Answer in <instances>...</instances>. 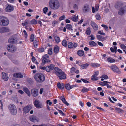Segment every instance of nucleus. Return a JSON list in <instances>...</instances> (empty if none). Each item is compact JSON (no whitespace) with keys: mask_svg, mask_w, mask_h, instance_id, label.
Here are the masks:
<instances>
[{"mask_svg":"<svg viewBox=\"0 0 126 126\" xmlns=\"http://www.w3.org/2000/svg\"><path fill=\"white\" fill-rule=\"evenodd\" d=\"M62 44L63 46L66 47L67 46V43L66 41L65 40H63L62 42Z\"/></svg>","mask_w":126,"mask_h":126,"instance_id":"38","label":"nucleus"},{"mask_svg":"<svg viewBox=\"0 0 126 126\" xmlns=\"http://www.w3.org/2000/svg\"><path fill=\"white\" fill-rule=\"evenodd\" d=\"M90 10L89 6L88 5H85L84 7L83 11L84 12L86 13L89 11Z\"/></svg>","mask_w":126,"mask_h":126,"instance_id":"19","label":"nucleus"},{"mask_svg":"<svg viewBox=\"0 0 126 126\" xmlns=\"http://www.w3.org/2000/svg\"><path fill=\"white\" fill-rule=\"evenodd\" d=\"M91 79L93 81H95L97 80L98 79V78L94 76H93V75L92 76L91 78Z\"/></svg>","mask_w":126,"mask_h":126,"instance_id":"46","label":"nucleus"},{"mask_svg":"<svg viewBox=\"0 0 126 126\" xmlns=\"http://www.w3.org/2000/svg\"><path fill=\"white\" fill-rule=\"evenodd\" d=\"M81 80H82L83 82L86 83H88L89 82V81L82 78H81Z\"/></svg>","mask_w":126,"mask_h":126,"instance_id":"54","label":"nucleus"},{"mask_svg":"<svg viewBox=\"0 0 126 126\" xmlns=\"http://www.w3.org/2000/svg\"><path fill=\"white\" fill-rule=\"evenodd\" d=\"M107 60L108 62L111 63H114L115 61V60L110 57L108 58H107Z\"/></svg>","mask_w":126,"mask_h":126,"instance_id":"35","label":"nucleus"},{"mask_svg":"<svg viewBox=\"0 0 126 126\" xmlns=\"http://www.w3.org/2000/svg\"><path fill=\"white\" fill-rule=\"evenodd\" d=\"M66 28L67 29L72 31V25L70 24H67L66 26Z\"/></svg>","mask_w":126,"mask_h":126,"instance_id":"32","label":"nucleus"},{"mask_svg":"<svg viewBox=\"0 0 126 126\" xmlns=\"http://www.w3.org/2000/svg\"><path fill=\"white\" fill-rule=\"evenodd\" d=\"M31 92L32 95L34 97L37 96L38 95V91L37 89H32L31 90Z\"/></svg>","mask_w":126,"mask_h":126,"instance_id":"9","label":"nucleus"},{"mask_svg":"<svg viewBox=\"0 0 126 126\" xmlns=\"http://www.w3.org/2000/svg\"><path fill=\"white\" fill-rule=\"evenodd\" d=\"M2 79L5 81L8 80V76L7 74L4 72L2 73Z\"/></svg>","mask_w":126,"mask_h":126,"instance_id":"15","label":"nucleus"},{"mask_svg":"<svg viewBox=\"0 0 126 126\" xmlns=\"http://www.w3.org/2000/svg\"><path fill=\"white\" fill-rule=\"evenodd\" d=\"M56 109L59 111V112L60 114H61L62 116H64V113L62 110L58 109L56 108Z\"/></svg>","mask_w":126,"mask_h":126,"instance_id":"52","label":"nucleus"},{"mask_svg":"<svg viewBox=\"0 0 126 126\" xmlns=\"http://www.w3.org/2000/svg\"><path fill=\"white\" fill-rule=\"evenodd\" d=\"M89 37H91V38H90V40H94L95 39V37L93 35H91Z\"/></svg>","mask_w":126,"mask_h":126,"instance_id":"63","label":"nucleus"},{"mask_svg":"<svg viewBox=\"0 0 126 126\" xmlns=\"http://www.w3.org/2000/svg\"><path fill=\"white\" fill-rule=\"evenodd\" d=\"M109 67L111 69L113 72L117 73L119 74L121 73V72L119 68L115 64H112L109 66Z\"/></svg>","mask_w":126,"mask_h":126,"instance_id":"5","label":"nucleus"},{"mask_svg":"<svg viewBox=\"0 0 126 126\" xmlns=\"http://www.w3.org/2000/svg\"><path fill=\"white\" fill-rule=\"evenodd\" d=\"M99 7V5L98 4L95 5V8L94 7H92V12L94 13L95 12L97 11L98 10Z\"/></svg>","mask_w":126,"mask_h":126,"instance_id":"23","label":"nucleus"},{"mask_svg":"<svg viewBox=\"0 0 126 126\" xmlns=\"http://www.w3.org/2000/svg\"><path fill=\"white\" fill-rule=\"evenodd\" d=\"M33 44L34 46L35 47H37L38 44V41L36 40L34 41L33 42Z\"/></svg>","mask_w":126,"mask_h":126,"instance_id":"49","label":"nucleus"},{"mask_svg":"<svg viewBox=\"0 0 126 126\" xmlns=\"http://www.w3.org/2000/svg\"><path fill=\"white\" fill-rule=\"evenodd\" d=\"M89 45L93 46H95L96 44L94 41H89Z\"/></svg>","mask_w":126,"mask_h":126,"instance_id":"28","label":"nucleus"},{"mask_svg":"<svg viewBox=\"0 0 126 126\" xmlns=\"http://www.w3.org/2000/svg\"><path fill=\"white\" fill-rule=\"evenodd\" d=\"M46 102L47 104H48L49 105H51L52 104V102H50L49 100H47Z\"/></svg>","mask_w":126,"mask_h":126,"instance_id":"61","label":"nucleus"},{"mask_svg":"<svg viewBox=\"0 0 126 126\" xmlns=\"http://www.w3.org/2000/svg\"><path fill=\"white\" fill-rule=\"evenodd\" d=\"M48 10V8L47 7H45L43 8V13L45 14H46V13L47 11Z\"/></svg>","mask_w":126,"mask_h":126,"instance_id":"45","label":"nucleus"},{"mask_svg":"<svg viewBox=\"0 0 126 126\" xmlns=\"http://www.w3.org/2000/svg\"><path fill=\"white\" fill-rule=\"evenodd\" d=\"M52 49H49L48 53L49 54L51 55L52 54Z\"/></svg>","mask_w":126,"mask_h":126,"instance_id":"59","label":"nucleus"},{"mask_svg":"<svg viewBox=\"0 0 126 126\" xmlns=\"http://www.w3.org/2000/svg\"><path fill=\"white\" fill-rule=\"evenodd\" d=\"M101 26H102V27H104L106 30V31L108 30V27L106 25H104V24H102L101 25Z\"/></svg>","mask_w":126,"mask_h":126,"instance_id":"53","label":"nucleus"},{"mask_svg":"<svg viewBox=\"0 0 126 126\" xmlns=\"http://www.w3.org/2000/svg\"><path fill=\"white\" fill-rule=\"evenodd\" d=\"M120 46L123 49L124 51H125V49H126V46L124 44H121Z\"/></svg>","mask_w":126,"mask_h":126,"instance_id":"43","label":"nucleus"},{"mask_svg":"<svg viewBox=\"0 0 126 126\" xmlns=\"http://www.w3.org/2000/svg\"><path fill=\"white\" fill-rule=\"evenodd\" d=\"M57 86L58 88L61 90H63L65 86L64 84L60 82H58L57 83Z\"/></svg>","mask_w":126,"mask_h":126,"instance_id":"21","label":"nucleus"},{"mask_svg":"<svg viewBox=\"0 0 126 126\" xmlns=\"http://www.w3.org/2000/svg\"><path fill=\"white\" fill-rule=\"evenodd\" d=\"M47 67H45V66L42 67V66H40V69H42L43 70H46L47 71Z\"/></svg>","mask_w":126,"mask_h":126,"instance_id":"62","label":"nucleus"},{"mask_svg":"<svg viewBox=\"0 0 126 126\" xmlns=\"http://www.w3.org/2000/svg\"><path fill=\"white\" fill-rule=\"evenodd\" d=\"M23 33H24V37L26 39L27 38V37L28 36V35L27 34V33L26 32V31L25 30H24Z\"/></svg>","mask_w":126,"mask_h":126,"instance_id":"50","label":"nucleus"},{"mask_svg":"<svg viewBox=\"0 0 126 126\" xmlns=\"http://www.w3.org/2000/svg\"><path fill=\"white\" fill-rule=\"evenodd\" d=\"M115 109L116 111L118 112L119 113L121 112L122 111V110L119 108H116Z\"/></svg>","mask_w":126,"mask_h":126,"instance_id":"51","label":"nucleus"},{"mask_svg":"<svg viewBox=\"0 0 126 126\" xmlns=\"http://www.w3.org/2000/svg\"><path fill=\"white\" fill-rule=\"evenodd\" d=\"M32 107L30 105H28L24 107L23 109V114H26L29 112L32 109Z\"/></svg>","mask_w":126,"mask_h":126,"instance_id":"7","label":"nucleus"},{"mask_svg":"<svg viewBox=\"0 0 126 126\" xmlns=\"http://www.w3.org/2000/svg\"><path fill=\"white\" fill-rule=\"evenodd\" d=\"M31 24H36L37 23V21L35 19H33L30 21Z\"/></svg>","mask_w":126,"mask_h":126,"instance_id":"36","label":"nucleus"},{"mask_svg":"<svg viewBox=\"0 0 126 126\" xmlns=\"http://www.w3.org/2000/svg\"><path fill=\"white\" fill-rule=\"evenodd\" d=\"M49 58L48 55L47 54H45L42 57V62L41 63V64L42 65H44L46 63L50 62V60L48 59Z\"/></svg>","mask_w":126,"mask_h":126,"instance_id":"4","label":"nucleus"},{"mask_svg":"<svg viewBox=\"0 0 126 126\" xmlns=\"http://www.w3.org/2000/svg\"><path fill=\"white\" fill-rule=\"evenodd\" d=\"M122 5L120 3H118L116 4L115 6V8L118 9L122 6Z\"/></svg>","mask_w":126,"mask_h":126,"instance_id":"41","label":"nucleus"},{"mask_svg":"<svg viewBox=\"0 0 126 126\" xmlns=\"http://www.w3.org/2000/svg\"><path fill=\"white\" fill-rule=\"evenodd\" d=\"M101 78H104L105 79H109L107 75H102Z\"/></svg>","mask_w":126,"mask_h":126,"instance_id":"47","label":"nucleus"},{"mask_svg":"<svg viewBox=\"0 0 126 126\" xmlns=\"http://www.w3.org/2000/svg\"><path fill=\"white\" fill-rule=\"evenodd\" d=\"M55 39L56 42L57 43H59L60 41V38L57 36H55Z\"/></svg>","mask_w":126,"mask_h":126,"instance_id":"37","label":"nucleus"},{"mask_svg":"<svg viewBox=\"0 0 126 126\" xmlns=\"http://www.w3.org/2000/svg\"><path fill=\"white\" fill-rule=\"evenodd\" d=\"M60 99L63 103L66 101L65 98L63 96H62L60 97Z\"/></svg>","mask_w":126,"mask_h":126,"instance_id":"55","label":"nucleus"},{"mask_svg":"<svg viewBox=\"0 0 126 126\" xmlns=\"http://www.w3.org/2000/svg\"><path fill=\"white\" fill-rule=\"evenodd\" d=\"M65 18V16H63L60 17L59 19L60 21H61L63 20Z\"/></svg>","mask_w":126,"mask_h":126,"instance_id":"56","label":"nucleus"},{"mask_svg":"<svg viewBox=\"0 0 126 126\" xmlns=\"http://www.w3.org/2000/svg\"><path fill=\"white\" fill-rule=\"evenodd\" d=\"M108 83H110V82H109L106 81H105L103 82H100L99 83V84L101 85L104 86H106L107 84Z\"/></svg>","mask_w":126,"mask_h":126,"instance_id":"30","label":"nucleus"},{"mask_svg":"<svg viewBox=\"0 0 126 126\" xmlns=\"http://www.w3.org/2000/svg\"><path fill=\"white\" fill-rule=\"evenodd\" d=\"M91 25L93 28L96 31L98 30V25L94 21H91Z\"/></svg>","mask_w":126,"mask_h":126,"instance_id":"14","label":"nucleus"},{"mask_svg":"<svg viewBox=\"0 0 126 126\" xmlns=\"http://www.w3.org/2000/svg\"><path fill=\"white\" fill-rule=\"evenodd\" d=\"M30 120L33 122H38L39 121V119L38 118L33 115H32L29 117Z\"/></svg>","mask_w":126,"mask_h":126,"instance_id":"11","label":"nucleus"},{"mask_svg":"<svg viewBox=\"0 0 126 126\" xmlns=\"http://www.w3.org/2000/svg\"><path fill=\"white\" fill-rule=\"evenodd\" d=\"M44 50V49L43 48H41L38 49V51L40 52H42Z\"/></svg>","mask_w":126,"mask_h":126,"instance_id":"60","label":"nucleus"},{"mask_svg":"<svg viewBox=\"0 0 126 126\" xmlns=\"http://www.w3.org/2000/svg\"><path fill=\"white\" fill-rule=\"evenodd\" d=\"M77 43H74L73 44L72 42H69L68 44V46L69 48H72L74 47V48L76 47L77 46Z\"/></svg>","mask_w":126,"mask_h":126,"instance_id":"12","label":"nucleus"},{"mask_svg":"<svg viewBox=\"0 0 126 126\" xmlns=\"http://www.w3.org/2000/svg\"><path fill=\"white\" fill-rule=\"evenodd\" d=\"M91 33L90 28H88L86 30V33L88 35H89Z\"/></svg>","mask_w":126,"mask_h":126,"instance_id":"48","label":"nucleus"},{"mask_svg":"<svg viewBox=\"0 0 126 126\" xmlns=\"http://www.w3.org/2000/svg\"><path fill=\"white\" fill-rule=\"evenodd\" d=\"M60 79H66V75L63 71H62L57 75Z\"/></svg>","mask_w":126,"mask_h":126,"instance_id":"8","label":"nucleus"},{"mask_svg":"<svg viewBox=\"0 0 126 126\" xmlns=\"http://www.w3.org/2000/svg\"><path fill=\"white\" fill-rule=\"evenodd\" d=\"M126 9L125 7L121 8L118 12V14L120 15H123L125 13Z\"/></svg>","mask_w":126,"mask_h":126,"instance_id":"16","label":"nucleus"},{"mask_svg":"<svg viewBox=\"0 0 126 126\" xmlns=\"http://www.w3.org/2000/svg\"><path fill=\"white\" fill-rule=\"evenodd\" d=\"M34 78L36 81L40 82H43L45 80L44 75L41 74H36L34 76Z\"/></svg>","mask_w":126,"mask_h":126,"instance_id":"2","label":"nucleus"},{"mask_svg":"<svg viewBox=\"0 0 126 126\" xmlns=\"http://www.w3.org/2000/svg\"><path fill=\"white\" fill-rule=\"evenodd\" d=\"M13 76L15 77L19 78H22L23 77V75L20 73H14L13 74Z\"/></svg>","mask_w":126,"mask_h":126,"instance_id":"17","label":"nucleus"},{"mask_svg":"<svg viewBox=\"0 0 126 126\" xmlns=\"http://www.w3.org/2000/svg\"><path fill=\"white\" fill-rule=\"evenodd\" d=\"M98 33L99 34H100L102 35H105V34L103 32V31H99L98 32Z\"/></svg>","mask_w":126,"mask_h":126,"instance_id":"57","label":"nucleus"},{"mask_svg":"<svg viewBox=\"0 0 126 126\" xmlns=\"http://www.w3.org/2000/svg\"><path fill=\"white\" fill-rule=\"evenodd\" d=\"M78 54L80 56H82L84 54V52L83 51L79 50L77 52Z\"/></svg>","mask_w":126,"mask_h":126,"instance_id":"26","label":"nucleus"},{"mask_svg":"<svg viewBox=\"0 0 126 126\" xmlns=\"http://www.w3.org/2000/svg\"><path fill=\"white\" fill-rule=\"evenodd\" d=\"M23 90L29 96H31V94L30 92L27 88L24 87L23 88Z\"/></svg>","mask_w":126,"mask_h":126,"instance_id":"25","label":"nucleus"},{"mask_svg":"<svg viewBox=\"0 0 126 126\" xmlns=\"http://www.w3.org/2000/svg\"><path fill=\"white\" fill-rule=\"evenodd\" d=\"M33 126H47V125L45 124H42L40 125H34Z\"/></svg>","mask_w":126,"mask_h":126,"instance_id":"64","label":"nucleus"},{"mask_svg":"<svg viewBox=\"0 0 126 126\" xmlns=\"http://www.w3.org/2000/svg\"><path fill=\"white\" fill-rule=\"evenodd\" d=\"M55 65L51 64L47 66V72L53 70L54 68Z\"/></svg>","mask_w":126,"mask_h":126,"instance_id":"13","label":"nucleus"},{"mask_svg":"<svg viewBox=\"0 0 126 126\" xmlns=\"http://www.w3.org/2000/svg\"><path fill=\"white\" fill-rule=\"evenodd\" d=\"M91 65L93 67H99L100 66V65L97 63H92L91 64Z\"/></svg>","mask_w":126,"mask_h":126,"instance_id":"31","label":"nucleus"},{"mask_svg":"<svg viewBox=\"0 0 126 126\" xmlns=\"http://www.w3.org/2000/svg\"><path fill=\"white\" fill-rule=\"evenodd\" d=\"M54 70L55 71V73L57 75L62 71L61 69L57 67H55L54 68Z\"/></svg>","mask_w":126,"mask_h":126,"instance_id":"24","label":"nucleus"},{"mask_svg":"<svg viewBox=\"0 0 126 126\" xmlns=\"http://www.w3.org/2000/svg\"><path fill=\"white\" fill-rule=\"evenodd\" d=\"M9 109L12 114L15 115L16 114L17 112V109L14 105L12 104L10 105Z\"/></svg>","mask_w":126,"mask_h":126,"instance_id":"6","label":"nucleus"},{"mask_svg":"<svg viewBox=\"0 0 126 126\" xmlns=\"http://www.w3.org/2000/svg\"><path fill=\"white\" fill-rule=\"evenodd\" d=\"M8 20L7 18L3 16H0V25L6 26L8 25Z\"/></svg>","mask_w":126,"mask_h":126,"instance_id":"3","label":"nucleus"},{"mask_svg":"<svg viewBox=\"0 0 126 126\" xmlns=\"http://www.w3.org/2000/svg\"><path fill=\"white\" fill-rule=\"evenodd\" d=\"M34 39L35 37L34 35L33 34H32L31 36L30 41L31 42H32L34 40Z\"/></svg>","mask_w":126,"mask_h":126,"instance_id":"40","label":"nucleus"},{"mask_svg":"<svg viewBox=\"0 0 126 126\" xmlns=\"http://www.w3.org/2000/svg\"><path fill=\"white\" fill-rule=\"evenodd\" d=\"M9 42L10 43H16L17 42V40L16 39H15L13 37H12L9 38Z\"/></svg>","mask_w":126,"mask_h":126,"instance_id":"27","label":"nucleus"},{"mask_svg":"<svg viewBox=\"0 0 126 126\" xmlns=\"http://www.w3.org/2000/svg\"><path fill=\"white\" fill-rule=\"evenodd\" d=\"M8 30V28L7 27H4L0 29V33H4L7 32Z\"/></svg>","mask_w":126,"mask_h":126,"instance_id":"22","label":"nucleus"},{"mask_svg":"<svg viewBox=\"0 0 126 126\" xmlns=\"http://www.w3.org/2000/svg\"><path fill=\"white\" fill-rule=\"evenodd\" d=\"M59 50V47L57 46H55L54 48V51L55 53H58Z\"/></svg>","mask_w":126,"mask_h":126,"instance_id":"34","label":"nucleus"},{"mask_svg":"<svg viewBox=\"0 0 126 126\" xmlns=\"http://www.w3.org/2000/svg\"><path fill=\"white\" fill-rule=\"evenodd\" d=\"M95 17L97 20H99L101 19V17L100 15L98 14H97L95 16Z\"/></svg>","mask_w":126,"mask_h":126,"instance_id":"44","label":"nucleus"},{"mask_svg":"<svg viewBox=\"0 0 126 126\" xmlns=\"http://www.w3.org/2000/svg\"><path fill=\"white\" fill-rule=\"evenodd\" d=\"M75 69L74 67H72L70 70V72L72 73H73L75 72Z\"/></svg>","mask_w":126,"mask_h":126,"instance_id":"58","label":"nucleus"},{"mask_svg":"<svg viewBox=\"0 0 126 126\" xmlns=\"http://www.w3.org/2000/svg\"><path fill=\"white\" fill-rule=\"evenodd\" d=\"M66 89L68 90H69L71 89V86L70 84L69 83L66 84L65 85Z\"/></svg>","mask_w":126,"mask_h":126,"instance_id":"39","label":"nucleus"},{"mask_svg":"<svg viewBox=\"0 0 126 126\" xmlns=\"http://www.w3.org/2000/svg\"><path fill=\"white\" fill-rule=\"evenodd\" d=\"M49 5L50 7L53 10H56L60 7V3L57 0H50Z\"/></svg>","mask_w":126,"mask_h":126,"instance_id":"1","label":"nucleus"},{"mask_svg":"<svg viewBox=\"0 0 126 126\" xmlns=\"http://www.w3.org/2000/svg\"><path fill=\"white\" fill-rule=\"evenodd\" d=\"M89 65L88 63H86L84 64H83L80 65L81 67L83 69H85L87 68Z\"/></svg>","mask_w":126,"mask_h":126,"instance_id":"33","label":"nucleus"},{"mask_svg":"<svg viewBox=\"0 0 126 126\" xmlns=\"http://www.w3.org/2000/svg\"><path fill=\"white\" fill-rule=\"evenodd\" d=\"M34 104L36 107L37 108H40L43 107L42 104L38 100H35Z\"/></svg>","mask_w":126,"mask_h":126,"instance_id":"10","label":"nucleus"},{"mask_svg":"<svg viewBox=\"0 0 126 126\" xmlns=\"http://www.w3.org/2000/svg\"><path fill=\"white\" fill-rule=\"evenodd\" d=\"M14 9V6L13 5H8V12L13 11Z\"/></svg>","mask_w":126,"mask_h":126,"instance_id":"29","label":"nucleus"},{"mask_svg":"<svg viewBox=\"0 0 126 126\" xmlns=\"http://www.w3.org/2000/svg\"><path fill=\"white\" fill-rule=\"evenodd\" d=\"M16 50V48L15 46H8V51L13 52Z\"/></svg>","mask_w":126,"mask_h":126,"instance_id":"20","label":"nucleus"},{"mask_svg":"<svg viewBox=\"0 0 126 126\" xmlns=\"http://www.w3.org/2000/svg\"><path fill=\"white\" fill-rule=\"evenodd\" d=\"M89 89L85 87H83L82 90L81 91L83 93L87 92L89 91Z\"/></svg>","mask_w":126,"mask_h":126,"instance_id":"42","label":"nucleus"},{"mask_svg":"<svg viewBox=\"0 0 126 126\" xmlns=\"http://www.w3.org/2000/svg\"><path fill=\"white\" fill-rule=\"evenodd\" d=\"M78 15L76 16V15H74L72 16L70 19L74 22H77L78 20Z\"/></svg>","mask_w":126,"mask_h":126,"instance_id":"18","label":"nucleus"}]
</instances>
